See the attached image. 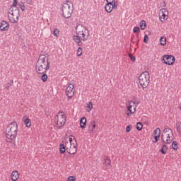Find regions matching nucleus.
<instances>
[{"instance_id": "f257e3e1", "label": "nucleus", "mask_w": 181, "mask_h": 181, "mask_svg": "<svg viewBox=\"0 0 181 181\" xmlns=\"http://www.w3.org/2000/svg\"><path fill=\"white\" fill-rule=\"evenodd\" d=\"M76 35H73L72 37L77 46H83V42H86L88 37H90V30L83 24H78L76 26Z\"/></svg>"}, {"instance_id": "f03ea898", "label": "nucleus", "mask_w": 181, "mask_h": 181, "mask_svg": "<svg viewBox=\"0 0 181 181\" xmlns=\"http://www.w3.org/2000/svg\"><path fill=\"white\" fill-rule=\"evenodd\" d=\"M18 136V124L12 122L6 129V142L11 144L12 148L16 149V137Z\"/></svg>"}, {"instance_id": "7ed1b4c3", "label": "nucleus", "mask_w": 181, "mask_h": 181, "mask_svg": "<svg viewBox=\"0 0 181 181\" xmlns=\"http://www.w3.org/2000/svg\"><path fill=\"white\" fill-rule=\"evenodd\" d=\"M50 69L49 58L45 54H40L36 63L35 70L38 74L46 73Z\"/></svg>"}, {"instance_id": "20e7f679", "label": "nucleus", "mask_w": 181, "mask_h": 181, "mask_svg": "<svg viewBox=\"0 0 181 181\" xmlns=\"http://www.w3.org/2000/svg\"><path fill=\"white\" fill-rule=\"evenodd\" d=\"M139 83L141 87H142L143 90L149 86V83H151V74L148 72V71H144L139 75Z\"/></svg>"}, {"instance_id": "39448f33", "label": "nucleus", "mask_w": 181, "mask_h": 181, "mask_svg": "<svg viewBox=\"0 0 181 181\" xmlns=\"http://www.w3.org/2000/svg\"><path fill=\"white\" fill-rule=\"evenodd\" d=\"M71 13H73V3L66 1L62 4V16L69 19V18H71Z\"/></svg>"}, {"instance_id": "423d86ee", "label": "nucleus", "mask_w": 181, "mask_h": 181, "mask_svg": "<svg viewBox=\"0 0 181 181\" xmlns=\"http://www.w3.org/2000/svg\"><path fill=\"white\" fill-rule=\"evenodd\" d=\"M55 122L59 128L60 129L62 127L64 126L66 124V115H64V112H59L55 117Z\"/></svg>"}, {"instance_id": "0eeeda50", "label": "nucleus", "mask_w": 181, "mask_h": 181, "mask_svg": "<svg viewBox=\"0 0 181 181\" xmlns=\"http://www.w3.org/2000/svg\"><path fill=\"white\" fill-rule=\"evenodd\" d=\"M162 60L164 64H167L168 66H173V64H175L176 59L173 55L165 54L163 56Z\"/></svg>"}, {"instance_id": "6e6552de", "label": "nucleus", "mask_w": 181, "mask_h": 181, "mask_svg": "<svg viewBox=\"0 0 181 181\" xmlns=\"http://www.w3.org/2000/svg\"><path fill=\"white\" fill-rule=\"evenodd\" d=\"M169 13L168 12V10L166 8H161L159 11L158 16L160 22L162 23H165L166 19L169 18V16H168Z\"/></svg>"}, {"instance_id": "1a4fd4ad", "label": "nucleus", "mask_w": 181, "mask_h": 181, "mask_svg": "<svg viewBox=\"0 0 181 181\" xmlns=\"http://www.w3.org/2000/svg\"><path fill=\"white\" fill-rule=\"evenodd\" d=\"M66 94L69 98H73V97L74 96V84H73V83H69L68 86L66 89Z\"/></svg>"}, {"instance_id": "9d476101", "label": "nucleus", "mask_w": 181, "mask_h": 181, "mask_svg": "<svg viewBox=\"0 0 181 181\" xmlns=\"http://www.w3.org/2000/svg\"><path fill=\"white\" fill-rule=\"evenodd\" d=\"M8 13L12 16H16L17 19H19L20 11L18 7H10Z\"/></svg>"}, {"instance_id": "9b49d317", "label": "nucleus", "mask_w": 181, "mask_h": 181, "mask_svg": "<svg viewBox=\"0 0 181 181\" xmlns=\"http://www.w3.org/2000/svg\"><path fill=\"white\" fill-rule=\"evenodd\" d=\"M132 105H135V102L132 101V100H129L128 104L127 105V117H129V115H131V114H135V111L136 110V107H134V111L132 112Z\"/></svg>"}, {"instance_id": "f8f14e48", "label": "nucleus", "mask_w": 181, "mask_h": 181, "mask_svg": "<svg viewBox=\"0 0 181 181\" xmlns=\"http://www.w3.org/2000/svg\"><path fill=\"white\" fill-rule=\"evenodd\" d=\"M0 30H1V32L9 30V23L2 21L0 23Z\"/></svg>"}, {"instance_id": "ddd939ff", "label": "nucleus", "mask_w": 181, "mask_h": 181, "mask_svg": "<svg viewBox=\"0 0 181 181\" xmlns=\"http://www.w3.org/2000/svg\"><path fill=\"white\" fill-rule=\"evenodd\" d=\"M71 145H72V147H70V148L71 149H74V152L68 151V153H69V155H76V153H77V140L74 136V143H72Z\"/></svg>"}, {"instance_id": "4468645a", "label": "nucleus", "mask_w": 181, "mask_h": 181, "mask_svg": "<svg viewBox=\"0 0 181 181\" xmlns=\"http://www.w3.org/2000/svg\"><path fill=\"white\" fill-rule=\"evenodd\" d=\"M95 121L91 120L89 123L88 131H90L92 134H94L95 132Z\"/></svg>"}, {"instance_id": "2eb2a0df", "label": "nucleus", "mask_w": 181, "mask_h": 181, "mask_svg": "<svg viewBox=\"0 0 181 181\" xmlns=\"http://www.w3.org/2000/svg\"><path fill=\"white\" fill-rule=\"evenodd\" d=\"M164 136H165L164 134L161 135V139H162V141L163 142V144H172V142L173 141V139H170V134H166V136H167L166 141H165Z\"/></svg>"}, {"instance_id": "dca6fc26", "label": "nucleus", "mask_w": 181, "mask_h": 181, "mask_svg": "<svg viewBox=\"0 0 181 181\" xmlns=\"http://www.w3.org/2000/svg\"><path fill=\"white\" fill-rule=\"evenodd\" d=\"M86 125H87V119L86 118V117H83L80 119V127L82 129H84V128H86Z\"/></svg>"}, {"instance_id": "f3484780", "label": "nucleus", "mask_w": 181, "mask_h": 181, "mask_svg": "<svg viewBox=\"0 0 181 181\" xmlns=\"http://www.w3.org/2000/svg\"><path fill=\"white\" fill-rule=\"evenodd\" d=\"M11 180L16 181L18 179H19V173L16 170H14L12 172L11 175Z\"/></svg>"}, {"instance_id": "a211bd4d", "label": "nucleus", "mask_w": 181, "mask_h": 181, "mask_svg": "<svg viewBox=\"0 0 181 181\" xmlns=\"http://www.w3.org/2000/svg\"><path fill=\"white\" fill-rule=\"evenodd\" d=\"M23 121L27 128H30L32 125V122H30V119L28 117H26V116H24Z\"/></svg>"}, {"instance_id": "6ab92c4d", "label": "nucleus", "mask_w": 181, "mask_h": 181, "mask_svg": "<svg viewBox=\"0 0 181 181\" xmlns=\"http://www.w3.org/2000/svg\"><path fill=\"white\" fill-rule=\"evenodd\" d=\"M105 9L106 11V12H107V13H111V12H112V4H110L109 3H107L105 6Z\"/></svg>"}, {"instance_id": "aec40b11", "label": "nucleus", "mask_w": 181, "mask_h": 181, "mask_svg": "<svg viewBox=\"0 0 181 181\" xmlns=\"http://www.w3.org/2000/svg\"><path fill=\"white\" fill-rule=\"evenodd\" d=\"M103 163L106 165L107 169H110L111 168V160L110 158L105 159Z\"/></svg>"}, {"instance_id": "412c9836", "label": "nucleus", "mask_w": 181, "mask_h": 181, "mask_svg": "<svg viewBox=\"0 0 181 181\" xmlns=\"http://www.w3.org/2000/svg\"><path fill=\"white\" fill-rule=\"evenodd\" d=\"M160 152H161L163 155H166V152H168V146L163 144L160 150Z\"/></svg>"}, {"instance_id": "4be33fe9", "label": "nucleus", "mask_w": 181, "mask_h": 181, "mask_svg": "<svg viewBox=\"0 0 181 181\" xmlns=\"http://www.w3.org/2000/svg\"><path fill=\"white\" fill-rule=\"evenodd\" d=\"M60 153L63 154L66 153V146L64 144L59 145Z\"/></svg>"}, {"instance_id": "5701e85b", "label": "nucleus", "mask_w": 181, "mask_h": 181, "mask_svg": "<svg viewBox=\"0 0 181 181\" xmlns=\"http://www.w3.org/2000/svg\"><path fill=\"white\" fill-rule=\"evenodd\" d=\"M140 28L141 30H145V29H146V21H145L144 20L141 21L140 22Z\"/></svg>"}, {"instance_id": "b1692460", "label": "nucleus", "mask_w": 181, "mask_h": 181, "mask_svg": "<svg viewBox=\"0 0 181 181\" xmlns=\"http://www.w3.org/2000/svg\"><path fill=\"white\" fill-rule=\"evenodd\" d=\"M52 35H54L55 37H59V35H60V30L57 28H54Z\"/></svg>"}, {"instance_id": "393cba45", "label": "nucleus", "mask_w": 181, "mask_h": 181, "mask_svg": "<svg viewBox=\"0 0 181 181\" xmlns=\"http://www.w3.org/2000/svg\"><path fill=\"white\" fill-rule=\"evenodd\" d=\"M160 43L161 45V46H166V37H161L160 38Z\"/></svg>"}, {"instance_id": "a878e982", "label": "nucleus", "mask_w": 181, "mask_h": 181, "mask_svg": "<svg viewBox=\"0 0 181 181\" xmlns=\"http://www.w3.org/2000/svg\"><path fill=\"white\" fill-rule=\"evenodd\" d=\"M42 74L41 76L42 81H43V83H46V81H47V74H46V73H42V74Z\"/></svg>"}, {"instance_id": "bb28decb", "label": "nucleus", "mask_w": 181, "mask_h": 181, "mask_svg": "<svg viewBox=\"0 0 181 181\" xmlns=\"http://www.w3.org/2000/svg\"><path fill=\"white\" fill-rule=\"evenodd\" d=\"M154 136H160V129L159 127L154 130Z\"/></svg>"}, {"instance_id": "cd10ccee", "label": "nucleus", "mask_w": 181, "mask_h": 181, "mask_svg": "<svg viewBox=\"0 0 181 181\" xmlns=\"http://www.w3.org/2000/svg\"><path fill=\"white\" fill-rule=\"evenodd\" d=\"M142 128H144V124L141 122H137L136 124V129L137 131H142Z\"/></svg>"}, {"instance_id": "c85d7f7f", "label": "nucleus", "mask_w": 181, "mask_h": 181, "mask_svg": "<svg viewBox=\"0 0 181 181\" xmlns=\"http://www.w3.org/2000/svg\"><path fill=\"white\" fill-rule=\"evenodd\" d=\"M176 129L179 134L181 133V122L176 123Z\"/></svg>"}, {"instance_id": "c756f323", "label": "nucleus", "mask_w": 181, "mask_h": 181, "mask_svg": "<svg viewBox=\"0 0 181 181\" xmlns=\"http://www.w3.org/2000/svg\"><path fill=\"white\" fill-rule=\"evenodd\" d=\"M12 84H13V80H10V81L6 84L5 86V89L6 90H9L11 86H12Z\"/></svg>"}, {"instance_id": "7c9ffc66", "label": "nucleus", "mask_w": 181, "mask_h": 181, "mask_svg": "<svg viewBox=\"0 0 181 181\" xmlns=\"http://www.w3.org/2000/svg\"><path fill=\"white\" fill-rule=\"evenodd\" d=\"M172 148L174 151H177L179 147L177 146V141H173L172 143Z\"/></svg>"}, {"instance_id": "2f4dec72", "label": "nucleus", "mask_w": 181, "mask_h": 181, "mask_svg": "<svg viewBox=\"0 0 181 181\" xmlns=\"http://www.w3.org/2000/svg\"><path fill=\"white\" fill-rule=\"evenodd\" d=\"M169 131L170 132L172 136H173V130H172L170 128L164 129L163 134H168V132H169Z\"/></svg>"}, {"instance_id": "473e14b6", "label": "nucleus", "mask_w": 181, "mask_h": 181, "mask_svg": "<svg viewBox=\"0 0 181 181\" xmlns=\"http://www.w3.org/2000/svg\"><path fill=\"white\" fill-rule=\"evenodd\" d=\"M83 54V48L81 47H79L77 49V56L80 57Z\"/></svg>"}, {"instance_id": "72a5a7b5", "label": "nucleus", "mask_w": 181, "mask_h": 181, "mask_svg": "<svg viewBox=\"0 0 181 181\" xmlns=\"http://www.w3.org/2000/svg\"><path fill=\"white\" fill-rule=\"evenodd\" d=\"M112 9H117L118 8V2H117V1H113L112 4Z\"/></svg>"}, {"instance_id": "f704fd0d", "label": "nucleus", "mask_w": 181, "mask_h": 181, "mask_svg": "<svg viewBox=\"0 0 181 181\" xmlns=\"http://www.w3.org/2000/svg\"><path fill=\"white\" fill-rule=\"evenodd\" d=\"M18 0H13V4L10 6V8H18Z\"/></svg>"}, {"instance_id": "c9c22d12", "label": "nucleus", "mask_w": 181, "mask_h": 181, "mask_svg": "<svg viewBox=\"0 0 181 181\" xmlns=\"http://www.w3.org/2000/svg\"><path fill=\"white\" fill-rule=\"evenodd\" d=\"M10 22H11V23H18V21H19V18H16V19L14 18H9Z\"/></svg>"}, {"instance_id": "e433bc0d", "label": "nucleus", "mask_w": 181, "mask_h": 181, "mask_svg": "<svg viewBox=\"0 0 181 181\" xmlns=\"http://www.w3.org/2000/svg\"><path fill=\"white\" fill-rule=\"evenodd\" d=\"M140 30H141V28H139V27H134L133 28L134 33H139Z\"/></svg>"}, {"instance_id": "4c0bfd02", "label": "nucleus", "mask_w": 181, "mask_h": 181, "mask_svg": "<svg viewBox=\"0 0 181 181\" xmlns=\"http://www.w3.org/2000/svg\"><path fill=\"white\" fill-rule=\"evenodd\" d=\"M129 57L130 58V59L132 60V62H135V60H136V59L135 58V56L132 55V54H129Z\"/></svg>"}, {"instance_id": "58836bf2", "label": "nucleus", "mask_w": 181, "mask_h": 181, "mask_svg": "<svg viewBox=\"0 0 181 181\" xmlns=\"http://www.w3.org/2000/svg\"><path fill=\"white\" fill-rule=\"evenodd\" d=\"M87 107L89 110L91 111V110H93V103L91 102H88V103L87 104Z\"/></svg>"}, {"instance_id": "ea45409f", "label": "nucleus", "mask_w": 181, "mask_h": 181, "mask_svg": "<svg viewBox=\"0 0 181 181\" xmlns=\"http://www.w3.org/2000/svg\"><path fill=\"white\" fill-rule=\"evenodd\" d=\"M148 40H149V37H148V35L145 34L144 38V43H148Z\"/></svg>"}, {"instance_id": "a19ab883", "label": "nucleus", "mask_w": 181, "mask_h": 181, "mask_svg": "<svg viewBox=\"0 0 181 181\" xmlns=\"http://www.w3.org/2000/svg\"><path fill=\"white\" fill-rule=\"evenodd\" d=\"M132 128V125L129 124L126 127V132H131V129Z\"/></svg>"}, {"instance_id": "79ce46f5", "label": "nucleus", "mask_w": 181, "mask_h": 181, "mask_svg": "<svg viewBox=\"0 0 181 181\" xmlns=\"http://www.w3.org/2000/svg\"><path fill=\"white\" fill-rule=\"evenodd\" d=\"M159 138H160V136H154V141H153V144H156V142H158V141H159Z\"/></svg>"}, {"instance_id": "37998d69", "label": "nucleus", "mask_w": 181, "mask_h": 181, "mask_svg": "<svg viewBox=\"0 0 181 181\" xmlns=\"http://www.w3.org/2000/svg\"><path fill=\"white\" fill-rule=\"evenodd\" d=\"M67 181H76V177L74 176H69L67 179Z\"/></svg>"}, {"instance_id": "c03bdc74", "label": "nucleus", "mask_w": 181, "mask_h": 181, "mask_svg": "<svg viewBox=\"0 0 181 181\" xmlns=\"http://www.w3.org/2000/svg\"><path fill=\"white\" fill-rule=\"evenodd\" d=\"M20 8L23 11H25V4H23V2H21V4H20Z\"/></svg>"}, {"instance_id": "a18cd8bd", "label": "nucleus", "mask_w": 181, "mask_h": 181, "mask_svg": "<svg viewBox=\"0 0 181 181\" xmlns=\"http://www.w3.org/2000/svg\"><path fill=\"white\" fill-rule=\"evenodd\" d=\"M115 0H106L107 4H112Z\"/></svg>"}, {"instance_id": "49530a36", "label": "nucleus", "mask_w": 181, "mask_h": 181, "mask_svg": "<svg viewBox=\"0 0 181 181\" xmlns=\"http://www.w3.org/2000/svg\"><path fill=\"white\" fill-rule=\"evenodd\" d=\"M25 1H26V4H28V5H32L33 0H25Z\"/></svg>"}, {"instance_id": "de8ad7c7", "label": "nucleus", "mask_w": 181, "mask_h": 181, "mask_svg": "<svg viewBox=\"0 0 181 181\" xmlns=\"http://www.w3.org/2000/svg\"><path fill=\"white\" fill-rule=\"evenodd\" d=\"M69 142H70V144L71 146V144H73V139L71 137L69 138Z\"/></svg>"}, {"instance_id": "09e8293b", "label": "nucleus", "mask_w": 181, "mask_h": 181, "mask_svg": "<svg viewBox=\"0 0 181 181\" xmlns=\"http://www.w3.org/2000/svg\"><path fill=\"white\" fill-rule=\"evenodd\" d=\"M136 46H138V43H139V39H137V40H136Z\"/></svg>"}, {"instance_id": "8fccbe9b", "label": "nucleus", "mask_w": 181, "mask_h": 181, "mask_svg": "<svg viewBox=\"0 0 181 181\" xmlns=\"http://www.w3.org/2000/svg\"><path fill=\"white\" fill-rule=\"evenodd\" d=\"M67 152H74V150H73L72 151L69 150V151L68 150H66Z\"/></svg>"}]
</instances>
